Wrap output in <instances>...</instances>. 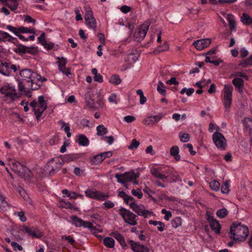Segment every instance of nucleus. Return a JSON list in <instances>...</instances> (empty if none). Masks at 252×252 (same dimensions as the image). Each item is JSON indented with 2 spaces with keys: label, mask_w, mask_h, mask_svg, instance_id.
I'll return each mask as SVG.
<instances>
[{
  "label": "nucleus",
  "mask_w": 252,
  "mask_h": 252,
  "mask_svg": "<svg viewBox=\"0 0 252 252\" xmlns=\"http://www.w3.org/2000/svg\"><path fill=\"white\" fill-rule=\"evenodd\" d=\"M19 75L17 81L19 90L22 92L29 89L36 90L47 80L46 78L30 69L22 70Z\"/></svg>",
  "instance_id": "1"
},
{
  "label": "nucleus",
  "mask_w": 252,
  "mask_h": 252,
  "mask_svg": "<svg viewBox=\"0 0 252 252\" xmlns=\"http://www.w3.org/2000/svg\"><path fill=\"white\" fill-rule=\"evenodd\" d=\"M249 233L248 226L240 222H233L230 227L229 236L236 243L244 242Z\"/></svg>",
  "instance_id": "2"
},
{
  "label": "nucleus",
  "mask_w": 252,
  "mask_h": 252,
  "mask_svg": "<svg viewBox=\"0 0 252 252\" xmlns=\"http://www.w3.org/2000/svg\"><path fill=\"white\" fill-rule=\"evenodd\" d=\"M6 29L23 41H34L35 39V32L33 28L24 26L13 27L8 25L6 26Z\"/></svg>",
  "instance_id": "3"
},
{
  "label": "nucleus",
  "mask_w": 252,
  "mask_h": 252,
  "mask_svg": "<svg viewBox=\"0 0 252 252\" xmlns=\"http://www.w3.org/2000/svg\"><path fill=\"white\" fill-rule=\"evenodd\" d=\"M0 93L4 95V100L8 103H10L18 98L20 95L16 92L14 85L6 84L0 90Z\"/></svg>",
  "instance_id": "4"
},
{
  "label": "nucleus",
  "mask_w": 252,
  "mask_h": 252,
  "mask_svg": "<svg viewBox=\"0 0 252 252\" xmlns=\"http://www.w3.org/2000/svg\"><path fill=\"white\" fill-rule=\"evenodd\" d=\"M30 105L37 117H40L47 107V100L43 95L38 96L37 100L32 101Z\"/></svg>",
  "instance_id": "5"
},
{
  "label": "nucleus",
  "mask_w": 252,
  "mask_h": 252,
  "mask_svg": "<svg viewBox=\"0 0 252 252\" xmlns=\"http://www.w3.org/2000/svg\"><path fill=\"white\" fill-rule=\"evenodd\" d=\"M233 87L230 84H225L222 90V103L226 110L230 107L232 102Z\"/></svg>",
  "instance_id": "6"
},
{
  "label": "nucleus",
  "mask_w": 252,
  "mask_h": 252,
  "mask_svg": "<svg viewBox=\"0 0 252 252\" xmlns=\"http://www.w3.org/2000/svg\"><path fill=\"white\" fill-rule=\"evenodd\" d=\"M117 212L122 217L125 222L131 225H135L137 224L136 216L128 210L121 207Z\"/></svg>",
  "instance_id": "7"
},
{
  "label": "nucleus",
  "mask_w": 252,
  "mask_h": 252,
  "mask_svg": "<svg viewBox=\"0 0 252 252\" xmlns=\"http://www.w3.org/2000/svg\"><path fill=\"white\" fill-rule=\"evenodd\" d=\"M139 176V172H134L133 171L125 172L123 174H116L115 178L118 183L122 184L124 186L128 188L127 183L131 182L134 179H137Z\"/></svg>",
  "instance_id": "8"
},
{
  "label": "nucleus",
  "mask_w": 252,
  "mask_h": 252,
  "mask_svg": "<svg viewBox=\"0 0 252 252\" xmlns=\"http://www.w3.org/2000/svg\"><path fill=\"white\" fill-rule=\"evenodd\" d=\"M12 170L19 176L26 179L32 176L31 171L22 163L14 161L11 164Z\"/></svg>",
  "instance_id": "9"
},
{
  "label": "nucleus",
  "mask_w": 252,
  "mask_h": 252,
  "mask_svg": "<svg viewBox=\"0 0 252 252\" xmlns=\"http://www.w3.org/2000/svg\"><path fill=\"white\" fill-rule=\"evenodd\" d=\"M129 206L139 216H143L145 218L150 217L153 214L152 212L146 210L143 205L137 204L134 201L130 202Z\"/></svg>",
  "instance_id": "10"
},
{
  "label": "nucleus",
  "mask_w": 252,
  "mask_h": 252,
  "mask_svg": "<svg viewBox=\"0 0 252 252\" xmlns=\"http://www.w3.org/2000/svg\"><path fill=\"white\" fill-rule=\"evenodd\" d=\"M213 141L217 147L220 150H225L227 147V141L223 135L220 132H215L212 136Z\"/></svg>",
  "instance_id": "11"
},
{
  "label": "nucleus",
  "mask_w": 252,
  "mask_h": 252,
  "mask_svg": "<svg viewBox=\"0 0 252 252\" xmlns=\"http://www.w3.org/2000/svg\"><path fill=\"white\" fill-rule=\"evenodd\" d=\"M86 197L91 199H96L99 201H104L109 196L105 193L94 189H88L85 191Z\"/></svg>",
  "instance_id": "12"
},
{
  "label": "nucleus",
  "mask_w": 252,
  "mask_h": 252,
  "mask_svg": "<svg viewBox=\"0 0 252 252\" xmlns=\"http://www.w3.org/2000/svg\"><path fill=\"white\" fill-rule=\"evenodd\" d=\"M150 24L149 21H146L136 30L134 35L135 40L140 41L145 37Z\"/></svg>",
  "instance_id": "13"
},
{
  "label": "nucleus",
  "mask_w": 252,
  "mask_h": 252,
  "mask_svg": "<svg viewBox=\"0 0 252 252\" xmlns=\"http://www.w3.org/2000/svg\"><path fill=\"white\" fill-rule=\"evenodd\" d=\"M85 10V24L89 29L95 31L96 28V21L93 16V12L89 7H86Z\"/></svg>",
  "instance_id": "14"
},
{
  "label": "nucleus",
  "mask_w": 252,
  "mask_h": 252,
  "mask_svg": "<svg viewBox=\"0 0 252 252\" xmlns=\"http://www.w3.org/2000/svg\"><path fill=\"white\" fill-rule=\"evenodd\" d=\"M207 220L209 222L211 229L216 233H220V232L221 226L219 221L217 220L213 216L210 215L208 213H207Z\"/></svg>",
  "instance_id": "15"
},
{
  "label": "nucleus",
  "mask_w": 252,
  "mask_h": 252,
  "mask_svg": "<svg viewBox=\"0 0 252 252\" xmlns=\"http://www.w3.org/2000/svg\"><path fill=\"white\" fill-rule=\"evenodd\" d=\"M128 243L133 252H149V249L148 247L141 245L139 242L130 240H128Z\"/></svg>",
  "instance_id": "16"
},
{
  "label": "nucleus",
  "mask_w": 252,
  "mask_h": 252,
  "mask_svg": "<svg viewBox=\"0 0 252 252\" xmlns=\"http://www.w3.org/2000/svg\"><path fill=\"white\" fill-rule=\"evenodd\" d=\"M211 43V40L210 38H204L195 41L192 45L199 51H201L208 47Z\"/></svg>",
  "instance_id": "17"
},
{
  "label": "nucleus",
  "mask_w": 252,
  "mask_h": 252,
  "mask_svg": "<svg viewBox=\"0 0 252 252\" xmlns=\"http://www.w3.org/2000/svg\"><path fill=\"white\" fill-rule=\"evenodd\" d=\"M22 231L33 238H39L42 236V232L36 228L24 226Z\"/></svg>",
  "instance_id": "18"
},
{
  "label": "nucleus",
  "mask_w": 252,
  "mask_h": 252,
  "mask_svg": "<svg viewBox=\"0 0 252 252\" xmlns=\"http://www.w3.org/2000/svg\"><path fill=\"white\" fill-rule=\"evenodd\" d=\"M162 118L161 114H158L146 117L143 120V123L147 126L153 125L155 123H158Z\"/></svg>",
  "instance_id": "19"
},
{
  "label": "nucleus",
  "mask_w": 252,
  "mask_h": 252,
  "mask_svg": "<svg viewBox=\"0 0 252 252\" xmlns=\"http://www.w3.org/2000/svg\"><path fill=\"white\" fill-rule=\"evenodd\" d=\"M232 83L237 89L238 92L241 94H243V89L244 86V83L243 79L237 77L232 80Z\"/></svg>",
  "instance_id": "20"
},
{
  "label": "nucleus",
  "mask_w": 252,
  "mask_h": 252,
  "mask_svg": "<svg viewBox=\"0 0 252 252\" xmlns=\"http://www.w3.org/2000/svg\"><path fill=\"white\" fill-rule=\"evenodd\" d=\"M2 33V37H1V42L11 43L14 44H17L18 40L15 37L11 36L8 33L4 31H3Z\"/></svg>",
  "instance_id": "21"
},
{
  "label": "nucleus",
  "mask_w": 252,
  "mask_h": 252,
  "mask_svg": "<svg viewBox=\"0 0 252 252\" xmlns=\"http://www.w3.org/2000/svg\"><path fill=\"white\" fill-rule=\"evenodd\" d=\"M9 63H2L0 60V74L8 76L10 75V71L9 70Z\"/></svg>",
  "instance_id": "22"
},
{
  "label": "nucleus",
  "mask_w": 252,
  "mask_h": 252,
  "mask_svg": "<svg viewBox=\"0 0 252 252\" xmlns=\"http://www.w3.org/2000/svg\"><path fill=\"white\" fill-rule=\"evenodd\" d=\"M226 19L227 22H228L230 30L232 32L235 31L236 23V20L234 16L231 14H227Z\"/></svg>",
  "instance_id": "23"
},
{
  "label": "nucleus",
  "mask_w": 252,
  "mask_h": 252,
  "mask_svg": "<svg viewBox=\"0 0 252 252\" xmlns=\"http://www.w3.org/2000/svg\"><path fill=\"white\" fill-rule=\"evenodd\" d=\"M160 168H153L151 169V173L156 177L160 179H165L167 176L160 172Z\"/></svg>",
  "instance_id": "24"
},
{
  "label": "nucleus",
  "mask_w": 252,
  "mask_h": 252,
  "mask_svg": "<svg viewBox=\"0 0 252 252\" xmlns=\"http://www.w3.org/2000/svg\"><path fill=\"white\" fill-rule=\"evenodd\" d=\"M77 142L79 145L84 147L87 146L89 144V139L84 134L79 135L77 136Z\"/></svg>",
  "instance_id": "25"
},
{
  "label": "nucleus",
  "mask_w": 252,
  "mask_h": 252,
  "mask_svg": "<svg viewBox=\"0 0 252 252\" xmlns=\"http://www.w3.org/2000/svg\"><path fill=\"white\" fill-rule=\"evenodd\" d=\"M149 223L151 225L157 226V229H158V231L160 232H162L165 229V224L161 221L150 220L149 221Z\"/></svg>",
  "instance_id": "26"
},
{
  "label": "nucleus",
  "mask_w": 252,
  "mask_h": 252,
  "mask_svg": "<svg viewBox=\"0 0 252 252\" xmlns=\"http://www.w3.org/2000/svg\"><path fill=\"white\" fill-rule=\"evenodd\" d=\"M114 237L119 242L120 245L124 248L126 249V244L125 241L124 237L119 233L116 232L114 233Z\"/></svg>",
  "instance_id": "27"
},
{
  "label": "nucleus",
  "mask_w": 252,
  "mask_h": 252,
  "mask_svg": "<svg viewBox=\"0 0 252 252\" xmlns=\"http://www.w3.org/2000/svg\"><path fill=\"white\" fill-rule=\"evenodd\" d=\"M58 123L61 126V128L62 130H63L66 133L67 136L68 137H70L71 133L70 132V127L69 126V124L68 123H64L63 121H60Z\"/></svg>",
  "instance_id": "28"
},
{
  "label": "nucleus",
  "mask_w": 252,
  "mask_h": 252,
  "mask_svg": "<svg viewBox=\"0 0 252 252\" xmlns=\"http://www.w3.org/2000/svg\"><path fill=\"white\" fill-rule=\"evenodd\" d=\"M3 3H4L6 5L8 6L12 11L17 9L19 4L18 0H7V1H5Z\"/></svg>",
  "instance_id": "29"
},
{
  "label": "nucleus",
  "mask_w": 252,
  "mask_h": 252,
  "mask_svg": "<svg viewBox=\"0 0 252 252\" xmlns=\"http://www.w3.org/2000/svg\"><path fill=\"white\" fill-rule=\"evenodd\" d=\"M54 163V161H50L48 166V167H52L53 164ZM55 163L56 164V166L55 168L52 167V169L50 171V173H54L56 171H58L59 169L62 166L63 163L62 162L60 161V160L56 161Z\"/></svg>",
  "instance_id": "30"
},
{
  "label": "nucleus",
  "mask_w": 252,
  "mask_h": 252,
  "mask_svg": "<svg viewBox=\"0 0 252 252\" xmlns=\"http://www.w3.org/2000/svg\"><path fill=\"white\" fill-rule=\"evenodd\" d=\"M179 149L178 146H173L170 149V154L173 156L176 160H179L180 158V156L179 155Z\"/></svg>",
  "instance_id": "31"
},
{
  "label": "nucleus",
  "mask_w": 252,
  "mask_h": 252,
  "mask_svg": "<svg viewBox=\"0 0 252 252\" xmlns=\"http://www.w3.org/2000/svg\"><path fill=\"white\" fill-rule=\"evenodd\" d=\"M103 244L107 248H112L115 245L114 240L111 237H106L103 240Z\"/></svg>",
  "instance_id": "32"
},
{
  "label": "nucleus",
  "mask_w": 252,
  "mask_h": 252,
  "mask_svg": "<svg viewBox=\"0 0 252 252\" xmlns=\"http://www.w3.org/2000/svg\"><path fill=\"white\" fill-rule=\"evenodd\" d=\"M98 136H104L108 131L107 128L103 125H100L96 126V128Z\"/></svg>",
  "instance_id": "33"
},
{
  "label": "nucleus",
  "mask_w": 252,
  "mask_h": 252,
  "mask_svg": "<svg viewBox=\"0 0 252 252\" xmlns=\"http://www.w3.org/2000/svg\"><path fill=\"white\" fill-rule=\"evenodd\" d=\"M18 192L20 196L23 198V199L28 201L29 203H31V199H30L26 191L22 187H19L17 189Z\"/></svg>",
  "instance_id": "34"
},
{
  "label": "nucleus",
  "mask_w": 252,
  "mask_h": 252,
  "mask_svg": "<svg viewBox=\"0 0 252 252\" xmlns=\"http://www.w3.org/2000/svg\"><path fill=\"white\" fill-rule=\"evenodd\" d=\"M9 207V204L6 201L4 197L0 194V209L3 211H5Z\"/></svg>",
  "instance_id": "35"
},
{
  "label": "nucleus",
  "mask_w": 252,
  "mask_h": 252,
  "mask_svg": "<svg viewBox=\"0 0 252 252\" xmlns=\"http://www.w3.org/2000/svg\"><path fill=\"white\" fill-rule=\"evenodd\" d=\"M157 91L162 95H165L166 94V87L161 81H159L158 82Z\"/></svg>",
  "instance_id": "36"
},
{
  "label": "nucleus",
  "mask_w": 252,
  "mask_h": 252,
  "mask_svg": "<svg viewBox=\"0 0 252 252\" xmlns=\"http://www.w3.org/2000/svg\"><path fill=\"white\" fill-rule=\"evenodd\" d=\"M108 101L112 104H117L119 101V98L116 93L111 94L108 97Z\"/></svg>",
  "instance_id": "37"
},
{
  "label": "nucleus",
  "mask_w": 252,
  "mask_h": 252,
  "mask_svg": "<svg viewBox=\"0 0 252 252\" xmlns=\"http://www.w3.org/2000/svg\"><path fill=\"white\" fill-rule=\"evenodd\" d=\"M241 20L244 24L250 25L252 23V18L247 13H243Z\"/></svg>",
  "instance_id": "38"
},
{
  "label": "nucleus",
  "mask_w": 252,
  "mask_h": 252,
  "mask_svg": "<svg viewBox=\"0 0 252 252\" xmlns=\"http://www.w3.org/2000/svg\"><path fill=\"white\" fill-rule=\"evenodd\" d=\"M182 223V220L181 217H177L174 218L171 221V225L175 228L181 226Z\"/></svg>",
  "instance_id": "39"
},
{
  "label": "nucleus",
  "mask_w": 252,
  "mask_h": 252,
  "mask_svg": "<svg viewBox=\"0 0 252 252\" xmlns=\"http://www.w3.org/2000/svg\"><path fill=\"white\" fill-rule=\"evenodd\" d=\"M121 79L117 75H113L110 77L109 82L115 85H118L121 83Z\"/></svg>",
  "instance_id": "40"
},
{
  "label": "nucleus",
  "mask_w": 252,
  "mask_h": 252,
  "mask_svg": "<svg viewBox=\"0 0 252 252\" xmlns=\"http://www.w3.org/2000/svg\"><path fill=\"white\" fill-rule=\"evenodd\" d=\"M209 185L211 189L214 191H219L220 189V184L216 180H214L210 182Z\"/></svg>",
  "instance_id": "41"
},
{
  "label": "nucleus",
  "mask_w": 252,
  "mask_h": 252,
  "mask_svg": "<svg viewBox=\"0 0 252 252\" xmlns=\"http://www.w3.org/2000/svg\"><path fill=\"white\" fill-rule=\"evenodd\" d=\"M72 224L76 227H81L82 225L83 220L76 216H72L70 217Z\"/></svg>",
  "instance_id": "42"
},
{
  "label": "nucleus",
  "mask_w": 252,
  "mask_h": 252,
  "mask_svg": "<svg viewBox=\"0 0 252 252\" xmlns=\"http://www.w3.org/2000/svg\"><path fill=\"white\" fill-rule=\"evenodd\" d=\"M216 215L220 219H223L228 215V211L225 208L219 209L217 211Z\"/></svg>",
  "instance_id": "43"
},
{
  "label": "nucleus",
  "mask_w": 252,
  "mask_h": 252,
  "mask_svg": "<svg viewBox=\"0 0 252 252\" xmlns=\"http://www.w3.org/2000/svg\"><path fill=\"white\" fill-rule=\"evenodd\" d=\"M221 191L222 193L227 194L229 192V182L228 181L223 182L221 187Z\"/></svg>",
  "instance_id": "44"
},
{
  "label": "nucleus",
  "mask_w": 252,
  "mask_h": 252,
  "mask_svg": "<svg viewBox=\"0 0 252 252\" xmlns=\"http://www.w3.org/2000/svg\"><path fill=\"white\" fill-rule=\"evenodd\" d=\"M136 94L140 96V103L143 105L147 101V98L144 96L143 92L142 90H137Z\"/></svg>",
  "instance_id": "45"
},
{
  "label": "nucleus",
  "mask_w": 252,
  "mask_h": 252,
  "mask_svg": "<svg viewBox=\"0 0 252 252\" xmlns=\"http://www.w3.org/2000/svg\"><path fill=\"white\" fill-rule=\"evenodd\" d=\"M140 143L136 139H133L128 146V149L129 150H135L139 146Z\"/></svg>",
  "instance_id": "46"
},
{
  "label": "nucleus",
  "mask_w": 252,
  "mask_h": 252,
  "mask_svg": "<svg viewBox=\"0 0 252 252\" xmlns=\"http://www.w3.org/2000/svg\"><path fill=\"white\" fill-rule=\"evenodd\" d=\"M169 48V45L167 42H164L162 45L158 46L155 50V52H161L167 50Z\"/></svg>",
  "instance_id": "47"
},
{
  "label": "nucleus",
  "mask_w": 252,
  "mask_h": 252,
  "mask_svg": "<svg viewBox=\"0 0 252 252\" xmlns=\"http://www.w3.org/2000/svg\"><path fill=\"white\" fill-rule=\"evenodd\" d=\"M82 226L84 228H88L90 230L93 232H94V227L93 225V224L90 221H83Z\"/></svg>",
  "instance_id": "48"
},
{
  "label": "nucleus",
  "mask_w": 252,
  "mask_h": 252,
  "mask_svg": "<svg viewBox=\"0 0 252 252\" xmlns=\"http://www.w3.org/2000/svg\"><path fill=\"white\" fill-rule=\"evenodd\" d=\"M179 137L181 141L183 142H187L189 139V135L187 133L180 132Z\"/></svg>",
  "instance_id": "49"
},
{
  "label": "nucleus",
  "mask_w": 252,
  "mask_h": 252,
  "mask_svg": "<svg viewBox=\"0 0 252 252\" xmlns=\"http://www.w3.org/2000/svg\"><path fill=\"white\" fill-rule=\"evenodd\" d=\"M131 194L132 195L137 197L138 199H141L143 197V194L141 192V190L140 189H132L131 190Z\"/></svg>",
  "instance_id": "50"
},
{
  "label": "nucleus",
  "mask_w": 252,
  "mask_h": 252,
  "mask_svg": "<svg viewBox=\"0 0 252 252\" xmlns=\"http://www.w3.org/2000/svg\"><path fill=\"white\" fill-rule=\"evenodd\" d=\"M162 214L164 215V219L166 220H168L172 217V213L170 211H167L165 209H162L161 211Z\"/></svg>",
  "instance_id": "51"
},
{
  "label": "nucleus",
  "mask_w": 252,
  "mask_h": 252,
  "mask_svg": "<svg viewBox=\"0 0 252 252\" xmlns=\"http://www.w3.org/2000/svg\"><path fill=\"white\" fill-rule=\"evenodd\" d=\"M194 90L192 88H190L189 89H187L186 88H184L181 91V94H184L186 93V94L188 96L191 95L194 93Z\"/></svg>",
  "instance_id": "52"
},
{
  "label": "nucleus",
  "mask_w": 252,
  "mask_h": 252,
  "mask_svg": "<svg viewBox=\"0 0 252 252\" xmlns=\"http://www.w3.org/2000/svg\"><path fill=\"white\" fill-rule=\"evenodd\" d=\"M59 60L58 62L59 68H63V67H65L66 64V60L63 57L58 58Z\"/></svg>",
  "instance_id": "53"
},
{
  "label": "nucleus",
  "mask_w": 252,
  "mask_h": 252,
  "mask_svg": "<svg viewBox=\"0 0 252 252\" xmlns=\"http://www.w3.org/2000/svg\"><path fill=\"white\" fill-rule=\"evenodd\" d=\"M244 125L246 128L251 129L252 127V119L249 118H245L244 120Z\"/></svg>",
  "instance_id": "54"
},
{
  "label": "nucleus",
  "mask_w": 252,
  "mask_h": 252,
  "mask_svg": "<svg viewBox=\"0 0 252 252\" xmlns=\"http://www.w3.org/2000/svg\"><path fill=\"white\" fill-rule=\"evenodd\" d=\"M220 128L219 126L214 124L212 123H210L208 130L210 132H212L215 130H216V131L220 132Z\"/></svg>",
  "instance_id": "55"
},
{
  "label": "nucleus",
  "mask_w": 252,
  "mask_h": 252,
  "mask_svg": "<svg viewBox=\"0 0 252 252\" xmlns=\"http://www.w3.org/2000/svg\"><path fill=\"white\" fill-rule=\"evenodd\" d=\"M168 177H170L171 179L172 180V181L173 182H176L178 181H181V179L179 176V175L176 173H172L170 174L167 176Z\"/></svg>",
  "instance_id": "56"
},
{
  "label": "nucleus",
  "mask_w": 252,
  "mask_h": 252,
  "mask_svg": "<svg viewBox=\"0 0 252 252\" xmlns=\"http://www.w3.org/2000/svg\"><path fill=\"white\" fill-rule=\"evenodd\" d=\"M15 215L19 217V219L22 222H25L27 220V218L25 215V213L23 211L16 212L15 213Z\"/></svg>",
  "instance_id": "57"
},
{
  "label": "nucleus",
  "mask_w": 252,
  "mask_h": 252,
  "mask_svg": "<svg viewBox=\"0 0 252 252\" xmlns=\"http://www.w3.org/2000/svg\"><path fill=\"white\" fill-rule=\"evenodd\" d=\"M138 60V56L134 54H129L128 56L127 61L129 63H134Z\"/></svg>",
  "instance_id": "58"
},
{
  "label": "nucleus",
  "mask_w": 252,
  "mask_h": 252,
  "mask_svg": "<svg viewBox=\"0 0 252 252\" xmlns=\"http://www.w3.org/2000/svg\"><path fill=\"white\" fill-rule=\"evenodd\" d=\"M61 205L63 207L66 209H72L73 206L69 201L62 200L61 201Z\"/></svg>",
  "instance_id": "59"
},
{
  "label": "nucleus",
  "mask_w": 252,
  "mask_h": 252,
  "mask_svg": "<svg viewBox=\"0 0 252 252\" xmlns=\"http://www.w3.org/2000/svg\"><path fill=\"white\" fill-rule=\"evenodd\" d=\"M103 160L100 154H98L94 157V158L93 160V162L94 164H99V163H101Z\"/></svg>",
  "instance_id": "60"
},
{
  "label": "nucleus",
  "mask_w": 252,
  "mask_h": 252,
  "mask_svg": "<svg viewBox=\"0 0 252 252\" xmlns=\"http://www.w3.org/2000/svg\"><path fill=\"white\" fill-rule=\"evenodd\" d=\"M136 118L133 116L127 115L124 117L123 120L127 123H130L135 120Z\"/></svg>",
  "instance_id": "61"
},
{
  "label": "nucleus",
  "mask_w": 252,
  "mask_h": 252,
  "mask_svg": "<svg viewBox=\"0 0 252 252\" xmlns=\"http://www.w3.org/2000/svg\"><path fill=\"white\" fill-rule=\"evenodd\" d=\"M11 245L13 247L14 251H21L22 250V247L16 242H12Z\"/></svg>",
  "instance_id": "62"
},
{
  "label": "nucleus",
  "mask_w": 252,
  "mask_h": 252,
  "mask_svg": "<svg viewBox=\"0 0 252 252\" xmlns=\"http://www.w3.org/2000/svg\"><path fill=\"white\" fill-rule=\"evenodd\" d=\"M241 64L245 66L247 65H252V55L248 59L242 62Z\"/></svg>",
  "instance_id": "63"
},
{
  "label": "nucleus",
  "mask_w": 252,
  "mask_h": 252,
  "mask_svg": "<svg viewBox=\"0 0 252 252\" xmlns=\"http://www.w3.org/2000/svg\"><path fill=\"white\" fill-rule=\"evenodd\" d=\"M103 205L107 209H110L114 206V204L112 201L107 200L103 203Z\"/></svg>",
  "instance_id": "64"
}]
</instances>
